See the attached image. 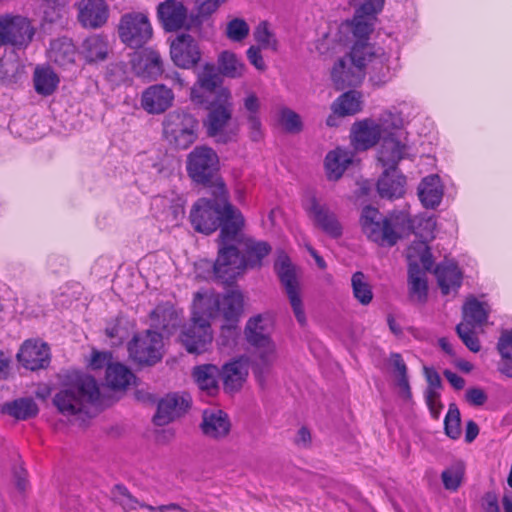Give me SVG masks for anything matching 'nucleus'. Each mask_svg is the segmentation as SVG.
<instances>
[{
  "instance_id": "47",
  "label": "nucleus",
  "mask_w": 512,
  "mask_h": 512,
  "mask_svg": "<svg viewBox=\"0 0 512 512\" xmlns=\"http://www.w3.org/2000/svg\"><path fill=\"white\" fill-rule=\"evenodd\" d=\"M112 500L122 507L124 512L134 511L139 507L140 501L136 499L123 485H115L111 491Z\"/></svg>"
},
{
  "instance_id": "31",
  "label": "nucleus",
  "mask_w": 512,
  "mask_h": 512,
  "mask_svg": "<svg viewBox=\"0 0 512 512\" xmlns=\"http://www.w3.org/2000/svg\"><path fill=\"white\" fill-rule=\"evenodd\" d=\"M435 275L441 292L444 295L457 292L462 284V272L453 261L445 260L438 264L435 269Z\"/></svg>"
},
{
  "instance_id": "62",
  "label": "nucleus",
  "mask_w": 512,
  "mask_h": 512,
  "mask_svg": "<svg viewBox=\"0 0 512 512\" xmlns=\"http://www.w3.org/2000/svg\"><path fill=\"white\" fill-rule=\"evenodd\" d=\"M384 0H360L359 11L368 15H375L383 8Z\"/></svg>"
},
{
  "instance_id": "28",
  "label": "nucleus",
  "mask_w": 512,
  "mask_h": 512,
  "mask_svg": "<svg viewBox=\"0 0 512 512\" xmlns=\"http://www.w3.org/2000/svg\"><path fill=\"white\" fill-rule=\"evenodd\" d=\"M248 372L249 362L245 357L225 363L220 369L224 390L229 393L239 391L246 381Z\"/></svg>"
},
{
  "instance_id": "29",
  "label": "nucleus",
  "mask_w": 512,
  "mask_h": 512,
  "mask_svg": "<svg viewBox=\"0 0 512 512\" xmlns=\"http://www.w3.org/2000/svg\"><path fill=\"white\" fill-rule=\"evenodd\" d=\"M355 153L348 148L337 147L327 153L324 161L326 175L329 180H338L346 169L353 164Z\"/></svg>"
},
{
  "instance_id": "4",
  "label": "nucleus",
  "mask_w": 512,
  "mask_h": 512,
  "mask_svg": "<svg viewBox=\"0 0 512 512\" xmlns=\"http://www.w3.org/2000/svg\"><path fill=\"white\" fill-rule=\"evenodd\" d=\"M360 226L368 240L382 247H392L411 229L408 214L404 212L383 215L377 208L365 206Z\"/></svg>"
},
{
  "instance_id": "45",
  "label": "nucleus",
  "mask_w": 512,
  "mask_h": 512,
  "mask_svg": "<svg viewBox=\"0 0 512 512\" xmlns=\"http://www.w3.org/2000/svg\"><path fill=\"white\" fill-rule=\"evenodd\" d=\"M351 286L353 295L359 303L362 305L371 303L373 299L372 288L363 272L357 271L352 275Z\"/></svg>"
},
{
  "instance_id": "15",
  "label": "nucleus",
  "mask_w": 512,
  "mask_h": 512,
  "mask_svg": "<svg viewBox=\"0 0 512 512\" xmlns=\"http://www.w3.org/2000/svg\"><path fill=\"white\" fill-rule=\"evenodd\" d=\"M218 168L219 158L212 148L197 146L187 156V173L196 183L208 184Z\"/></svg>"
},
{
  "instance_id": "10",
  "label": "nucleus",
  "mask_w": 512,
  "mask_h": 512,
  "mask_svg": "<svg viewBox=\"0 0 512 512\" xmlns=\"http://www.w3.org/2000/svg\"><path fill=\"white\" fill-rule=\"evenodd\" d=\"M213 340L210 318L195 307L193 301L192 323L180 334V341L191 354H202L209 350Z\"/></svg>"
},
{
  "instance_id": "19",
  "label": "nucleus",
  "mask_w": 512,
  "mask_h": 512,
  "mask_svg": "<svg viewBox=\"0 0 512 512\" xmlns=\"http://www.w3.org/2000/svg\"><path fill=\"white\" fill-rule=\"evenodd\" d=\"M190 406V397L186 394L172 393L162 398L157 407L153 421L164 426L183 415Z\"/></svg>"
},
{
  "instance_id": "43",
  "label": "nucleus",
  "mask_w": 512,
  "mask_h": 512,
  "mask_svg": "<svg viewBox=\"0 0 512 512\" xmlns=\"http://www.w3.org/2000/svg\"><path fill=\"white\" fill-rule=\"evenodd\" d=\"M390 363L394 368L396 386L399 390L400 396L404 399H410L411 389L407 376V366L403 361L402 356L398 353L391 354Z\"/></svg>"
},
{
  "instance_id": "54",
  "label": "nucleus",
  "mask_w": 512,
  "mask_h": 512,
  "mask_svg": "<svg viewBox=\"0 0 512 512\" xmlns=\"http://www.w3.org/2000/svg\"><path fill=\"white\" fill-rule=\"evenodd\" d=\"M292 272L293 268L290 265V306L292 307L295 318L299 324L304 326L306 324V316L303 309L302 300L298 294L296 286L294 285Z\"/></svg>"
},
{
  "instance_id": "49",
  "label": "nucleus",
  "mask_w": 512,
  "mask_h": 512,
  "mask_svg": "<svg viewBox=\"0 0 512 512\" xmlns=\"http://www.w3.org/2000/svg\"><path fill=\"white\" fill-rule=\"evenodd\" d=\"M464 475V465L457 462L442 472V481L446 489L455 491L461 484Z\"/></svg>"
},
{
  "instance_id": "64",
  "label": "nucleus",
  "mask_w": 512,
  "mask_h": 512,
  "mask_svg": "<svg viewBox=\"0 0 512 512\" xmlns=\"http://www.w3.org/2000/svg\"><path fill=\"white\" fill-rule=\"evenodd\" d=\"M184 217V209L180 205L170 206L166 212L165 220L168 225L177 226Z\"/></svg>"
},
{
  "instance_id": "37",
  "label": "nucleus",
  "mask_w": 512,
  "mask_h": 512,
  "mask_svg": "<svg viewBox=\"0 0 512 512\" xmlns=\"http://www.w3.org/2000/svg\"><path fill=\"white\" fill-rule=\"evenodd\" d=\"M0 412L16 420H27L38 414V406L31 398H19L1 405Z\"/></svg>"
},
{
  "instance_id": "34",
  "label": "nucleus",
  "mask_w": 512,
  "mask_h": 512,
  "mask_svg": "<svg viewBox=\"0 0 512 512\" xmlns=\"http://www.w3.org/2000/svg\"><path fill=\"white\" fill-rule=\"evenodd\" d=\"M418 196L425 208L437 207L443 197V186L438 175H429L422 179L418 187Z\"/></svg>"
},
{
  "instance_id": "38",
  "label": "nucleus",
  "mask_w": 512,
  "mask_h": 512,
  "mask_svg": "<svg viewBox=\"0 0 512 512\" xmlns=\"http://www.w3.org/2000/svg\"><path fill=\"white\" fill-rule=\"evenodd\" d=\"M374 16L361 13L358 8L352 21L346 24V27L356 39L354 45H369L367 40L373 30Z\"/></svg>"
},
{
  "instance_id": "60",
  "label": "nucleus",
  "mask_w": 512,
  "mask_h": 512,
  "mask_svg": "<svg viewBox=\"0 0 512 512\" xmlns=\"http://www.w3.org/2000/svg\"><path fill=\"white\" fill-rule=\"evenodd\" d=\"M112 364V354L110 352L94 351L90 360V367L92 369H102Z\"/></svg>"
},
{
  "instance_id": "18",
  "label": "nucleus",
  "mask_w": 512,
  "mask_h": 512,
  "mask_svg": "<svg viewBox=\"0 0 512 512\" xmlns=\"http://www.w3.org/2000/svg\"><path fill=\"white\" fill-rule=\"evenodd\" d=\"M171 59L180 68L194 67L201 59L198 42L189 34L176 37L170 46Z\"/></svg>"
},
{
  "instance_id": "39",
  "label": "nucleus",
  "mask_w": 512,
  "mask_h": 512,
  "mask_svg": "<svg viewBox=\"0 0 512 512\" xmlns=\"http://www.w3.org/2000/svg\"><path fill=\"white\" fill-rule=\"evenodd\" d=\"M362 109V94L355 90L340 95L331 105V110L342 116H350Z\"/></svg>"
},
{
  "instance_id": "48",
  "label": "nucleus",
  "mask_w": 512,
  "mask_h": 512,
  "mask_svg": "<svg viewBox=\"0 0 512 512\" xmlns=\"http://www.w3.org/2000/svg\"><path fill=\"white\" fill-rule=\"evenodd\" d=\"M410 255H413L412 261L416 262L418 265V261L423 266L425 272L429 271L433 265L432 254L428 245L425 242L414 243L408 250V258Z\"/></svg>"
},
{
  "instance_id": "44",
  "label": "nucleus",
  "mask_w": 512,
  "mask_h": 512,
  "mask_svg": "<svg viewBox=\"0 0 512 512\" xmlns=\"http://www.w3.org/2000/svg\"><path fill=\"white\" fill-rule=\"evenodd\" d=\"M218 68L222 75L237 78L243 75L245 66L235 53L223 51L218 57Z\"/></svg>"
},
{
  "instance_id": "22",
  "label": "nucleus",
  "mask_w": 512,
  "mask_h": 512,
  "mask_svg": "<svg viewBox=\"0 0 512 512\" xmlns=\"http://www.w3.org/2000/svg\"><path fill=\"white\" fill-rule=\"evenodd\" d=\"M131 67L136 76L143 80H156L163 73L160 54L154 50H142L134 53Z\"/></svg>"
},
{
  "instance_id": "55",
  "label": "nucleus",
  "mask_w": 512,
  "mask_h": 512,
  "mask_svg": "<svg viewBox=\"0 0 512 512\" xmlns=\"http://www.w3.org/2000/svg\"><path fill=\"white\" fill-rule=\"evenodd\" d=\"M249 34V26L245 20L235 18L231 20L226 27L227 37L235 42H240Z\"/></svg>"
},
{
  "instance_id": "58",
  "label": "nucleus",
  "mask_w": 512,
  "mask_h": 512,
  "mask_svg": "<svg viewBox=\"0 0 512 512\" xmlns=\"http://www.w3.org/2000/svg\"><path fill=\"white\" fill-rule=\"evenodd\" d=\"M425 398L431 415L434 418H438L442 409V404L440 402V395L438 391H436L435 389H427Z\"/></svg>"
},
{
  "instance_id": "20",
  "label": "nucleus",
  "mask_w": 512,
  "mask_h": 512,
  "mask_svg": "<svg viewBox=\"0 0 512 512\" xmlns=\"http://www.w3.org/2000/svg\"><path fill=\"white\" fill-rule=\"evenodd\" d=\"M174 92L164 84H154L147 87L141 94V107L148 114L164 113L173 105Z\"/></svg>"
},
{
  "instance_id": "41",
  "label": "nucleus",
  "mask_w": 512,
  "mask_h": 512,
  "mask_svg": "<svg viewBox=\"0 0 512 512\" xmlns=\"http://www.w3.org/2000/svg\"><path fill=\"white\" fill-rule=\"evenodd\" d=\"M33 80L36 92L42 96L54 93L59 84L58 75L50 67H37Z\"/></svg>"
},
{
  "instance_id": "56",
  "label": "nucleus",
  "mask_w": 512,
  "mask_h": 512,
  "mask_svg": "<svg viewBox=\"0 0 512 512\" xmlns=\"http://www.w3.org/2000/svg\"><path fill=\"white\" fill-rule=\"evenodd\" d=\"M254 38L263 48L277 49V41L274 35L269 31L267 22L265 21L260 22L256 27Z\"/></svg>"
},
{
  "instance_id": "7",
  "label": "nucleus",
  "mask_w": 512,
  "mask_h": 512,
  "mask_svg": "<svg viewBox=\"0 0 512 512\" xmlns=\"http://www.w3.org/2000/svg\"><path fill=\"white\" fill-rule=\"evenodd\" d=\"M195 307L208 318L222 316L225 322L239 323L244 309V299L240 291L231 290L224 295L213 291L197 292Z\"/></svg>"
},
{
  "instance_id": "57",
  "label": "nucleus",
  "mask_w": 512,
  "mask_h": 512,
  "mask_svg": "<svg viewBox=\"0 0 512 512\" xmlns=\"http://www.w3.org/2000/svg\"><path fill=\"white\" fill-rule=\"evenodd\" d=\"M274 269L284 290L288 293V254L284 250L278 252Z\"/></svg>"
},
{
  "instance_id": "30",
  "label": "nucleus",
  "mask_w": 512,
  "mask_h": 512,
  "mask_svg": "<svg viewBox=\"0 0 512 512\" xmlns=\"http://www.w3.org/2000/svg\"><path fill=\"white\" fill-rule=\"evenodd\" d=\"M180 322L179 313L170 303L160 304L150 313L151 327L162 331L165 335L172 334Z\"/></svg>"
},
{
  "instance_id": "33",
  "label": "nucleus",
  "mask_w": 512,
  "mask_h": 512,
  "mask_svg": "<svg viewBox=\"0 0 512 512\" xmlns=\"http://www.w3.org/2000/svg\"><path fill=\"white\" fill-rule=\"evenodd\" d=\"M76 47L71 39L62 37L51 41L48 50V58L59 67L68 68L74 65Z\"/></svg>"
},
{
  "instance_id": "14",
  "label": "nucleus",
  "mask_w": 512,
  "mask_h": 512,
  "mask_svg": "<svg viewBox=\"0 0 512 512\" xmlns=\"http://www.w3.org/2000/svg\"><path fill=\"white\" fill-rule=\"evenodd\" d=\"M130 357L143 365H154L163 357V335L146 330L133 337L128 344Z\"/></svg>"
},
{
  "instance_id": "26",
  "label": "nucleus",
  "mask_w": 512,
  "mask_h": 512,
  "mask_svg": "<svg viewBox=\"0 0 512 512\" xmlns=\"http://www.w3.org/2000/svg\"><path fill=\"white\" fill-rule=\"evenodd\" d=\"M310 218L328 235L337 238L342 234V227L334 213L311 197L304 204Z\"/></svg>"
},
{
  "instance_id": "61",
  "label": "nucleus",
  "mask_w": 512,
  "mask_h": 512,
  "mask_svg": "<svg viewBox=\"0 0 512 512\" xmlns=\"http://www.w3.org/2000/svg\"><path fill=\"white\" fill-rule=\"evenodd\" d=\"M247 116H259L260 100L255 93H248L243 101Z\"/></svg>"
},
{
  "instance_id": "3",
  "label": "nucleus",
  "mask_w": 512,
  "mask_h": 512,
  "mask_svg": "<svg viewBox=\"0 0 512 512\" xmlns=\"http://www.w3.org/2000/svg\"><path fill=\"white\" fill-rule=\"evenodd\" d=\"M233 243L219 247L218 257L213 265L215 277L225 284H231L246 268L261 267L263 259L271 252L267 242L247 239L244 255L241 256Z\"/></svg>"
},
{
  "instance_id": "50",
  "label": "nucleus",
  "mask_w": 512,
  "mask_h": 512,
  "mask_svg": "<svg viewBox=\"0 0 512 512\" xmlns=\"http://www.w3.org/2000/svg\"><path fill=\"white\" fill-rule=\"evenodd\" d=\"M20 70L21 65L18 60L0 58V83L9 85L16 82Z\"/></svg>"
},
{
  "instance_id": "23",
  "label": "nucleus",
  "mask_w": 512,
  "mask_h": 512,
  "mask_svg": "<svg viewBox=\"0 0 512 512\" xmlns=\"http://www.w3.org/2000/svg\"><path fill=\"white\" fill-rule=\"evenodd\" d=\"M76 6L78 21L85 28H99L108 20L109 9L104 0H80Z\"/></svg>"
},
{
  "instance_id": "32",
  "label": "nucleus",
  "mask_w": 512,
  "mask_h": 512,
  "mask_svg": "<svg viewBox=\"0 0 512 512\" xmlns=\"http://www.w3.org/2000/svg\"><path fill=\"white\" fill-rule=\"evenodd\" d=\"M192 377L198 388L208 396H214L219 391L220 369L214 364L195 366Z\"/></svg>"
},
{
  "instance_id": "53",
  "label": "nucleus",
  "mask_w": 512,
  "mask_h": 512,
  "mask_svg": "<svg viewBox=\"0 0 512 512\" xmlns=\"http://www.w3.org/2000/svg\"><path fill=\"white\" fill-rule=\"evenodd\" d=\"M476 327H472L463 323L456 326V332L466 347L472 352L480 351L481 345L476 335Z\"/></svg>"
},
{
  "instance_id": "11",
  "label": "nucleus",
  "mask_w": 512,
  "mask_h": 512,
  "mask_svg": "<svg viewBox=\"0 0 512 512\" xmlns=\"http://www.w3.org/2000/svg\"><path fill=\"white\" fill-rule=\"evenodd\" d=\"M360 52L361 46L353 45L351 52L334 64L331 78L338 90L355 86L363 80L366 62Z\"/></svg>"
},
{
  "instance_id": "1",
  "label": "nucleus",
  "mask_w": 512,
  "mask_h": 512,
  "mask_svg": "<svg viewBox=\"0 0 512 512\" xmlns=\"http://www.w3.org/2000/svg\"><path fill=\"white\" fill-rule=\"evenodd\" d=\"M211 195L212 198H201L194 204L190 212L192 226L204 234L220 227V247L237 242L245 222L242 213L229 202L223 182L217 181L211 187Z\"/></svg>"
},
{
  "instance_id": "17",
  "label": "nucleus",
  "mask_w": 512,
  "mask_h": 512,
  "mask_svg": "<svg viewBox=\"0 0 512 512\" xmlns=\"http://www.w3.org/2000/svg\"><path fill=\"white\" fill-rule=\"evenodd\" d=\"M362 57H365L370 80L374 85L380 86L388 82L393 76L391 57L383 48L372 45H360Z\"/></svg>"
},
{
  "instance_id": "63",
  "label": "nucleus",
  "mask_w": 512,
  "mask_h": 512,
  "mask_svg": "<svg viewBox=\"0 0 512 512\" xmlns=\"http://www.w3.org/2000/svg\"><path fill=\"white\" fill-rule=\"evenodd\" d=\"M138 508H144V509H147L150 512H156V511H159V512H167V511H171V512H189L187 509L181 507L177 503H169V504L160 505V506H152V505L140 502Z\"/></svg>"
},
{
  "instance_id": "51",
  "label": "nucleus",
  "mask_w": 512,
  "mask_h": 512,
  "mask_svg": "<svg viewBox=\"0 0 512 512\" xmlns=\"http://www.w3.org/2000/svg\"><path fill=\"white\" fill-rule=\"evenodd\" d=\"M461 419L459 409L455 404L449 406L448 412L445 417L444 425L447 436L452 439H457L461 435L460 427Z\"/></svg>"
},
{
  "instance_id": "40",
  "label": "nucleus",
  "mask_w": 512,
  "mask_h": 512,
  "mask_svg": "<svg viewBox=\"0 0 512 512\" xmlns=\"http://www.w3.org/2000/svg\"><path fill=\"white\" fill-rule=\"evenodd\" d=\"M106 382L109 387L116 390L126 389L135 379L131 370L121 363L109 364L106 369Z\"/></svg>"
},
{
  "instance_id": "59",
  "label": "nucleus",
  "mask_w": 512,
  "mask_h": 512,
  "mask_svg": "<svg viewBox=\"0 0 512 512\" xmlns=\"http://www.w3.org/2000/svg\"><path fill=\"white\" fill-rule=\"evenodd\" d=\"M246 122L250 138L253 141H259L263 136L260 116H247Z\"/></svg>"
},
{
  "instance_id": "9",
  "label": "nucleus",
  "mask_w": 512,
  "mask_h": 512,
  "mask_svg": "<svg viewBox=\"0 0 512 512\" xmlns=\"http://www.w3.org/2000/svg\"><path fill=\"white\" fill-rule=\"evenodd\" d=\"M272 328L271 317L262 314L251 317L245 325V339L254 347L263 364H268L274 355L275 346L270 338Z\"/></svg>"
},
{
  "instance_id": "13",
  "label": "nucleus",
  "mask_w": 512,
  "mask_h": 512,
  "mask_svg": "<svg viewBox=\"0 0 512 512\" xmlns=\"http://www.w3.org/2000/svg\"><path fill=\"white\" fill-rule=\"evenodd\" d=\"M30 20L22 16L0 17V46H11L14 50H25L35 35Z\"/></svg>"
},
{
  "instance_id": "2",
  "label": "nucleus",
  "mask_w": 512,
  "mask_h": 512,
  "mask_svg": "<svg viewBox=\"0 0 512 512\" xmlns=\"http://www.w3.org/2000/svg\"><path fill=\"white\" fill-rule=\"evenodd\" d=\"M411 147L403 133L395 134L380 146L378 160L385 168L378 180L377 190L382 198H400L405 193L406 178L399 172V162L410 157Z\"/></svg>"
},
{
  "instance_id": "42",
  "label": "nucleus",
  "mask_w": 512,
  "mask_h": 512,
  "mask_svg": "<svg viewBox=\"0 0 512 512\" xmlns=\"http://www.w3.org/2000/svg\"><path fill=\"white\" fill-rule=\"evenodd\" d=\"M82 53L88 62L104 60L108 53V42L101 35H92L82 44Z\"/></svg>"
},
{
  "instance_id": "8",
  "label": "nucleus",
  "mask_w": 512,
  "mask_h": 512,
  "mask_svg": "<svg viewBox=\"0 0 512 512\" xmlns=\"http://www.w3.org/2000/svg\"><path fill=\"white\" fill-rule=\"evenodd\" d=\"M163 137L179 150L188 149L198 138L199 122L183 109L169 112L162 121Z\"/></svg>"
},
{
  "instance_id": "24",
  "label": "nucleus",
  "mask_w": 512,
  "mask_h": 512,
  "mask_svg": "<svg viewBox=\"0 0 512 512\" xmlns=\"http://www.w3.org/2000/svg\"><path fill=\"white\" fill-rule=\"evenodd\" d=\"M221 78L216 72L213 64H205L203 69L198 73L197 81L190 91V99L198 105L208 103V95L220 85Z\"/></svg>"
},
{
  "instance_id": "36",
  "label": "nucleus",
  "mask_w": 512,
  "mask_h": 512,
  "mask_svg": "<svg viewBox=\"0 0 512 512\" xmlns=\"http://www.w3.org/2000/svg\"><path fill=\"white\" fill-rule=\"evenodd\" d=\"M462 314L463 320L461 323L476 328L481 327L488 319L489 307L486 303L471 297L463 305Z\"/></svg>"
},
{
  "instance_id": "12",
  "label": "nucleus",
  "mask_w": 512,
  "mask_h": 512,
  "mask_svg": "<svg viewBox=\"0 0 512 512\" xmlns=\"http://www.w3.org/2000/svg\"><path fill=\"white\" fill-rule=\"evenodd\" d=\"M120 40L128 47L138 49L152 38L153 29L144 12H128L121 16L118 24Z\"/></svg>"
},
{
  "instance_id": "46",
  "label": "nucleus",
  "mask_w": 512,
  "mask_h": 512,
  "mask_svg": "<svg viewBox=\"0 0 512 512\" xmlns=\"http://www.w3.org/2000/svg\"><path fill=\"white\" fill-rule=\"evenodd\" d=\"M498 351L502 356L498 370L507 377L512 378V331L502 334L498 342Z\"/></svg>"
},
{
  "instance_id": "5",
  "label": "nucleus",
  "mask_w": 512,
  "mask_h": 512,
  "mask_svg": "<svg viewBox=\"0 0 512 512\" xmlns=\"http://www.w3.org/2000/svg\"><path fill=\"white\" fill-rule=\"evenodd\" d=\"M99 396V387L93 377L76 374L69 385L54 395L53 404L62 415L84 420L91 417L90 408Z\"/></svg>"
},
{
  "instance_id": "6",
  "label": "nucleus",
  "mask_w": 512,
  "mask_h": 512,
  "mask_svg": "<svg viewBox=\"0 0 512 512\" xmlns=\"http://www.w3.org/2000/svg\"><path fill=\"white\" fill-rule=\"evenodd\" d=\"M408 134L403 130V118L400 113L390 110L384 111L379 119H364L355 123L352 127V144L356 150H366L374 146L380 138L385 139L395 134Z\"/></svg>"
},
{
  "instance_id": "25",
  "label": "nucleus",
  "mask_w": 512,
  "mask_h": 512,
  "mask_svg": "<svg viewBox=\"0 0 512 512\" xmlns=\"http://www.w3.org/2000/svg\"><path fill=\"white\" fill-rule=\"evenodd\" d=\"M157 17L166 31H177L185 26L188 9L179 0H165L157 6Z\"/></svg>"
},
{
  "instance_id": "27",
  "label": "nucleus",
  "mask_w": 512,
  "mask_h": 512,
  "mask_svg": "<svg viewBox=\"0 0 512 512\" xmlns=\"http://www.w3.org/2000/svg\"><path fill=\"white\" fill-rule=\"evenodd\" d=\"M202 433L210 439L222 440L231 430V422L228 415L220 409L205 410L200 424Z\"/></svg>"
},
{
  "instance_id": "52",
  "label": "nucleus",
  "mask_w": 512,
  "mask_h": 512,
  "mask_svg": "<svg viewBox=\"0 0 512 512\" xmlns=\"http://www.w3.org/2000/svg\"><path fill=\"white\" fill-rule=\"evenodd\" d=\"M238 336V323L225 322L221 326L217 344L222 348H231L236 345Z\"/></svg>"
},
{
  "instance_id": "21",
  "label": "nucleus",
  "mask_w": 512,
  "mask_h": 512,
  "mask_svg": "<svg viewBox=\"0 0 512 512\" xmlns=\"http://www.w3.org/2000/svg\"><path fill=\"white\" fill-rule=\"evenodd\" d=\"M17 359L31 371L46 368L50 363L49 347L44 342L27 340L17 353Z\"/></svg>"
},
{
  "instance_id": "35",
  "label": "nucleus",
  "mask_w": 512,
  "mask_h": 512,
  "mask_svg": "<svg viewBox=\"0 0 512 512\" xmlns=\"http://www.w3.org/2000/svg\"><path fill=\"white\" fill-rule=\"evenodd\" d=\"M413 255L409 256L408 266V287L412 300L423 303L427 299L428 285L426 272L421 270L416 262L412 261Z\"/></svg>"
},
{
  "instance_id": "16",
  "label": "nucleus",
  "mask_w": 512,
  "mask_h": 512,
  "mask_svg": "<svg viewBox=\"0 0 512 512\" xmlns=\"http://www.w3.org/2000/svg\"><path fill=\"white\" fill-rule=\"evenodd\" d=\"M219 97L221 102L210 107L204 126L210 137L216 138L219 143H227L234 137V134L224 131L232 117V103L230 102V93L227 90H222Z\"/></svg>"
}]
</instances>
